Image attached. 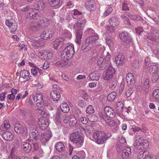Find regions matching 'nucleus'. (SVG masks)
<instances>
[{
    "instance_id": "37",
    "label": "nucleus",
    "mask_w": 159,
    "mask_h": 159,
    "mask_svg": "<svg viewBox=\"0 0 159 159\" xmlns=\"http://www.w3.org/2000/svg\"><path fill=\"white\" fill-rule=\"evenodd\" d=\"M52 136L51 133L49 131H47L42 134L41 138H42V139H49L51 138Z\"/></svg>"
},
{
    "instance_id": "33",
    "label": "nucleus",
    "mask_w": 159,
    "mask_h": 159,
    "mask_svg": "<svg viewBox=\"0 0 159 159\" xmlns=\"http://www.w3.org/2000/svg\"><path fill=\"white\" fill-rule=\"evenodd\" d=\"M55 147L57 150L60 152H62L64 149V146L61 142L57 143Z\"/></svg>"
},
{
    "instance_id": "53",
    "label": "nucleus",
    "mask_w": 159,
    "mask_h": 159,
    "mask_svg": "<svg viewBox=\"0 0 159 159\" xmlns=\"http://www.w3.org/2000/svg\"><path fill=\"white\" fill-rule=\"evenodd\" d=\"M77 156L80 159H84L85 157V153L84 151H81L79 152Z\"/></svg>"
},
{
    "instance_id": "20",
    "label": "nucleus",
    "mask_w": 159,
    "mask_h": 159,
    "mask_svg": "<svg viewBox=\"0 0 159 159\" xmlns=\"http://www.w3.org/2000/svg\"><path fill=\"white\" fill-rule=\"evenodd\" d=\"M63 113L59 110H57L56 114L54 116L55 121L58 123L62 121V118L63 116Z\"/></svg>"
},
{
    "instance_id": "2",
    "label": "nucleus",
    "mask_w": 159,
    "mask_h": 159,
    "mask_svg": "<svg viewBox=\"0 0 159 159\" xmlns=\"http://www.w3.org/2000/svg\"><path fill=\"white\" fill-rule=\"evenodd\" d=\"M75 50L73 45H69L65 48L62 52L61 57L63 60L68 61L73 56Z\"/></svg>"
},
{
    "instance_id": "30",
    "label": "nucleus",
    "mask_w": 159,
    "mask_h": 159,
    "mask_svg": "<svg viewBox=\"0 0 159 159\" xmlns=\"http://www.w3.org/2000/svg\"><path fill=\"white\" fill-rule=\"evenodd\" d=\"M121 3L122 6V9L123 11H129L130 4L128 1L127 0L122 1Z\"/></svg>"
},
{
    "instance_id": "51",
    "label": "nucleus",
    "mask_w": 159,
    "mask_h": 159,
    "mask_svg": "<svg viewBox=\"0 0 159 159\" xmlns=\"http://www.w3.org/2000/svg\"><path fill=\"white\" fill-rule=\"evenodd\" d=\"M29 72L27 70H22L20 73V75H21L22 77L24 79L26 77L29 76Z\"/></svg>"
},
{
    "instance_id": "56",
    "label": "nucleus",
    "mask_w": 159,
    "mask_h": 159,
    "mask_svg": "<svg viewBox=\"0 0 159 159\" xmlns=\"http://www.w3.org/2000/svg\"><path fill=\"white\" fill-rule=\"evenodd\" d=\"M36 153V155L39 157H41L44 156V152L43 150L41 148L39 149L37 151Z\"/></svg>"
},
{
    "instance_id": "62",
    "label": "nucleus",
    "mask_w": 159,
    "mask_h": 159,
    "mask_svg": "<svg viewBox=\"0 0 159 159\" xmlns=\"http://www.w3.org/2000/svg\"><path fill=\"white\" fill-rule=\"evenodd\" d=\"M93 141L98 144H101L106 142L107 140H93Z\"/></svg>"
},
{
    "instance_id": "10",
    "label": "nucleus",
    "mask_w": 159,
    "mask_h": 159,
    "mask_svg": "<svg viewBox=\"0 0 159 159\" xmlns=\"http://www.w3.org/2000/svg\"><path fill=\"white\" fill-rule=\"evenodd\" d=\"M14 129L17 134H26L27 132L26 128L24 125L16 123L14 125Z\"/></svg>"
},
{
    "instance_id": "17",
    "label": "nucleus",
    "mask_w": 159,
    "mask_h": 159,
    "mask_svg": "<svg viewBox=\"0 0 159 159\" xmlns=\"http://www.w3.org/2000/svg\"><path fill=\"white\" fill-rule=\"evenodd\" d=\"M100 76V75L98 71L95 70L89 74L88 78H89V80H98Z\"/></svg>"
},
{
    "instance_id": "22",
    "label": "nucleus",
    "mask_w": 159,
    "mask_h": 159,
    "mask_svg": "<svg viewBox=\"0 0 159 159\" xmlns=\"http://www.w3.org/2000/svg\"><path fill=\"white\" fill-rule=\"evenodd\" d=\"M22 148L26 153L29 152L32 148L31 144L25 142H24L22 143Z\"/></svg>"
},
{
    "instance_id": "39",
    "label": "nucleus",
    "mask_w": 159,
    "mask_h": 159,
    "mask_svg": "<svg viewBox=\"0 0 159 159\" xmlns=\"http://www.w3.org/2000/svg\"><path fill=\"white\" fill-rule=\"evenodd\" d=\"M113 9L110 5H108L106 6L104 15L106 16H107L110 14L112 12Z\"/></svg>"
},
{
    "instance_id": "64",
    "label": "nucleus",
    "mask_w": 159,
    "mask_h": 159,
    "mask_svg": "<svg viewBox=\"0 0 159 159\" xmlns=\"http://www.w3.org/2000/svg\"><path fill=\"white\" fill-rule=\"evenodd\" d=\"M106 42L107 44L109 46H111L113 43L112 39L110 38H107L106 39Z\"/></svg>"
},
{
    "instance_id": "41",
    "label": "nucleus",
    "mask_w": 159,
    "mask_h": 159,
    "mask_svg": "<svg viewBox=\"0 0 159 159\" xmlns=\"http://www.w3.org/2000/svg\"><path fill=\"white\" fill-rule=\"evenodd\" d=\"M48 2L51 6L54 7L58 5L60 0H49Z\"/></svg>"
},
{
    "instance_id": "44",
    "label": "nucleus",
    "mask_w": 159,
    "mask_h": 159,
    "mask_svg": "<svg viewBox=\"0 0 159 159\" xmlns=\"http://www.w3.org/2000/svg\"><path fill=\"white\" fill-rule=\"evenodd\" d=\"M124 105L121 102H118L116 104V109L118 111H122L123 110Z\"/></svg>"
},
{
    "instance_id": "50",
    "label": "nucleus",
    "mask_w": 159,
    "mask_h": 159,
    "mask_svg": "<svg viewBox=\"0 0 159 159\" xmlns=\"http://www.w3.org/2000/svg\"><path fill=\"white\" fill-rule=\"evenodd\" d=\"M37 105L39 107H42L44 104V101L43 99L37 100L34 101Z\"/></svg>"
},
{
    "instance_id": "47",
    "label": "nucleus",
    "mask_w": 159,
    "mask_h": 159,
    "mask_svg": "<svg viewBox=\"0 0 159 159\" xmlns=\"http://www.w3.org/2000/svg\"><path fill=\"white\" fill-rule=\"evenodd\" d=\"M86 112L88 114H92L94 113V110L93 107L91 105H89L86 109Z\"/></svg>"
},
{
    "instance_id": "59",
    "label": "nucleus",
    "mask_w": 159,
    "mask_h": 159,
    "mask_svg": "<svg viewBox=\"0 0 159 159\" xmlns=\"http://www.w3.org/2000/svg\"><path fill=\"white\" fill-rule=\"evenodd\" d=\"M110 58H111V55L109 52H107V55L104 59V60H106L107 61V62H109L111 64L110 62Z\"/></svg>"
},
{
    "instance_id": "21",
    "label": "nucleus",
    "mask_w": 159,
    "mask_h": 159,
    "mask_svg": "<svg viewBox=\"0 0 159 159\" xmlns=\"http://www.w3.org/2000/svg\"><path fill=\"white\" fill-rule=\"evenodd\" d=\"M69 122L70 126L71 127L75 126L77 125V120L73 115H71L69 117Z\"/></svg>"
},
{
    "instance_id": "9",
    "label": "nucleus",
    "mask_w": 159,
    "mask_h": 159,
    "mask_svg": "<svg viewBox=\"0 0 159 159\" xmlns=\"http://www.w3.org/2000/svg\"><path fill=\"white\" fill-rule=\"evenodd\" d=\"M54 33L52 29L45 30L40 34V37L43 40H47L51 38Z\"/></svg>"
},
{
    "instance_id": "48",
    "label": "nucleus",
    "mask_w": 159,
    "mask_h": 159,
    "mask_svg": "<svg viewBox=\"0 0 159 159\" xmlns=\"http://www.w3.org/2000/svg\"><path fill=\"white\" fill-rule=\"evenodd\" d=\"M63 35L64 37L67 39H70L72 37V35L71 33L68 30H66L63 33Z\"/></svg>"
},
{
    "instance_id": "18",
    "label": "nucleus",
    "mask_w": 159,
    "mask_h": 159,
    "mask_svg": "<svg viewBox=\"0 0 159 159\" xmlns=\"http://www.w3.org/2000/svg\"><path fill=\"white\" fill-rule=\"evenodd\" d=\"M104 111L106 115L110 118H114L116 114L113 109L110 107L107 106L104 108Z\"/></svg>"
},
{
    "instance_id": "32",
    "label": "nucleus",
    "mask_w": 159,
    "mask_h": 159,
    "mask_svg": "<svg viewBox=\"0 0 159 159\" xmlns=\"http://www.w3.org/2000/svg\"><path fill=\"white\" fill-rule=\"evenodd\" d=\"M49 20L44 19L40 20L39 24L38 26L41 28H44L48 24Z\"/></svg>"
},
{
    "instance_id": "4",
    "label": "nucleus",
    "mask_w": 159,
    "mask_h": 159,
    "mask_svg": "<svg viewBox=\"0 0 159 159\" xmlns=\"http://www.w3.org/2000/svg\"><path fill=\"white\" fill-rule=\"evenodd\" d=\"M120 38L125 45L129 44L132 41V38L129 34L127 32L124 31L119 34Z\"/></svg>"
},
{
    "instance_id": "49",
    "label": "nucleus",
    "mask_w": 159,
    "mask_h": 159,
    "mask_svg": "<svg viewBox=\"0 0 159 159\" xmlns=\"http://www.w3.org/2000/svg\"><path fill=\"white\" fill-rule=\"evenodd\" d=\"M159 78V71L156 74H153L152 77V80L153 82L156 83Z\"/></svg>"
},
{
    "instance_id": "14",
    "label": "nucleus",
    "mask_w": 159,
    "mask_h": 159,
    "mask_svg": "<svg viewBox=\"0 0 159 159\" xmlns=\"http://www.w3.org/2000/svg\"><path fill=\"white\" fill-rule=\"evenodd\" d=\"M93 50H95V51H94V53H96L98 55H103L104 54L105 48L100 44L98 43L94 47Z\"/></svg>"
},
{
    "instance_id": "7",
    "label": "nucleus",
    "mask_w": 159,
    "mask_h": 159,
    "mask_svg": "<svg viewBox=\"0 0 159 159\" xmlns=\"http://www.w3.org/2000/svg\"><path fill=\"white\" fill-rule=\"evenodd\" d=\"M97 64L98 65L100 66V69L102 70L104 69L107 66H108L107 69L108 67L111 66V64L109 62H107V61L104 60V59L102 57H99Z\"/></svg>"
},
{
    "instance_id": "23",
    "label": "nucleus",
    "mask_w": 159,
    "mask_h": 159,
    "mask_svg": "<svg viewBox=\"0 0 159 159\" xmlns=\"http://www.w3.org/2000/svg\"><path fill=\"white\" fill-rule=\"evenodd\" d=\"M31 133H30L29 136L30 138L33 139H38L39 138V133L36 130L33 129Z\"/></svg>"
},
{
    "instance_id": "42",
    "label": "nucleus",
    "mask_w": 159,
    "mask_h": 159,
    "mask_svg": "<svg viewBox=\"0 0 159 159\" xmlns=\"http://www.w3.org/2000/svg\"><path fill=\"white\" fill-rule=\"evenodd\" d=\"M142 143V140H135L133 144L134 146L136 148H137L138 149H141L139 148L140 147H141V144Z\"/></svg>"
},
{
    "instance_id": "5",
    "label": "nucleus",
    "mask_w": 159,
    "mask_h": 159,
    "mask_svg": "<svg viewBox=\"0 0 159 159\" xmlns=\"http://www.w3.org/2000/svg\"><path fill=\"white\" fill-rule=\"evenodd\" d=\"M110 133L106 134L104 132L97 131L95 132L93 135L94 139H107L111 136Z\"/></svg>"
},
{
    "instance_id": "13",
    "label": "nucleus",
    "mask_w": 159,
    "mask_h": 159,
    "mask_svg": "<svg viewBox=\"0 0 159 159\" xmlns=\"http://www.w3.org/2000/svg\"><path fill=\"white\" fill-rule=\"evenodd\" d=\"M85 7L90 11H94L96 8L95 2L93 0L87 1L85 5Z\"/></svg>"
},
{
    "instance_id": "58",
    "label": "nucleus",
    "mask_w": 159,
    "mask_h": 159,
    "mask_svg": "<svg viewBox=\"0 0 159 159\" xmlns=\"http://www.w3.org/2000/svg\"><path fill=\"white\" fill-rule=\"evenodd\" d=\"M133 90L131 88L129 89L125 93V95L127 97H129L133 93Z\"/></svg>"
},
{
    "instance_id": "27",
    "label": "nucleus",
    "mask_w": 159,
    "mask_h": 159,
    "mask_svg": "<svg viewBox=\"0 0 159 159\" xmlns=\"http://www.w3.org/2000/svg\"><path fill=\"white\" fill-rule=\"evenodd\" d=\"M131 153V149L129 147H127L124 149L122 152V155L123 158L128 157Z\"/></svg>"
},
{
    "instance_id": "11",
    "label": "nucleus",
    "mask_w": 159,
    "mask_h": 159,
    "mask_svg": "<svg viewBox=\"0 0 159 159\" xmlns=\"http://www.w3.org/2000/svg\"><path fill=\"white\" fill-rule=\"evenodd\" d=\"M32 46L36 48L43 47L44 46V42L43 40L40 39L38 40H34L31 41Z\"/></svg>"
},
{
    "instance_id": "40",
    "label": "nucleus",
    "mask_w": 159,
    "mask_h": 159,
    "mask_svg": "<svg viewBox=\"0 0 159 159\" xmlns=\"http://www.w3.org/2000/svg\"><path fill=\"white\" fill-rule=\"evenodd\" d=\"M109 22L111 25L116 26L118 24V21L116 17H112L109 20Z\"/></svg>"
},
{
    "instance_id": "35",
    "label": "nucleus",
    "mask_w": 159,
    "mask_h": 159,
    "mask_svg": "<svg viewBox=\"0 0 159 159\" xmlns=\"http://www.w3.org/2000/svg\"><path fill=\"white\" fill-rule=\"evenodd\" d=\"M149 80L148 79H146L144 82L143 85V89L145 93H147L148 91L149 88Z\"/></svg>"
},
{
    "instance_id": "8",
    "label": "nucleus",
    "mask_w": 159,
    "mask_h": 159,
    "mask_svg": "<svg viewBox=\"0 0 159 159\" xmlns=\"http://www.w3.org/2000/svg\"><path fill=\"white\" fill-rule=\"evenodd\" d=\"M83 139L81 130L80 129H76L73 131V132L70 136V139Z\"/></svg>"
},
{
    "instance_id": "63",
    "label": "nucleus",
    "mask_w": 159,
    "mask_h": 159,
    "mask_svg": "<svg viewBox=\"0 0 159 159\" xmlns=\"http://www.w3.org/2000/svg\"><path fill=\"white\" fill-rule=\"evenodd\" d=\"M146 153H144V152L143 151L140 152L138 154V157L139 158L143 159H144V155H146Z\"/></svg>"
},
{
    "instance_id": "43",
    "label": "nucleus",
    "mask_w": 159,
    "mask_h": 159,
    "mask_svg": "<svg viewBox=\"0 0 159 159\" xmlns=\"http://www.w3.org/2000/svg\"><path fill=\"white\" fill-rule=\"evenodd\" d=\"M142 140V143L141 145V147H140V148H141V149L146 148L148 147L149 145V143L148 142V141L147 140Z\"/></svg>"
},
{
    "instance_id": "25",
    "label": "nucleus",
    "mask_w": 159,
    "mask_h": 159,
    "mask_svg": "<svg viewBox=\"0 0 159 159\" xmlns=\"http://www.w3.org/2000/svg\"><path fill=\"white\" fill-rule=\"evenodd\" d=\"M152 97L156 102H159V89H156L152 93Z\"/></svg>"
},
{
    "instance_id": "1",
    "label": "nucleus",
    "mask_w": 159,
    "mask_h": 159,
    "mask_svg": "<svg viewBox=\"0 0 159 159\" xmlns=\"http://www.w3.org/2000/svg\"><path fill=\"white\" fill-rule=\"evenodd\" d=\"M86 21L84 18H82L81 19L79 20L77 23L78 30L76 31V35L75 42L77 44L80 43L81 39L82 38L83 34V27L84 26Z\"/></svg>"
},
{
    "instance_id": "60",
    "label": "nucleus",
    "mask_w": 159,
    "mask_h": 159,
    "mask_svg": "<svg viewBox=\"0 0 159 159\" xmlns=\"http://www.w3.org/2000/svg\"><path fill=\"white\" fill-rule=\"evenodd\" d=\"M115 26L111 25V26H109L107 28V31L108 32H114L115 29L114 27Z\"/></svg>"
},
{
    "instance_id": "15",
    "label": "nucleus",
    "mask_w": 159,
    "mask_h": 159,
    "mask_svg": "<svg viewBox=\"0 0 159 159\" xmlns=\"http://www.w3.org/2000/svg\"><path fill=\"white\" fill-rule=\"evenodd\" d=\"M125 61V57L122 54L118 55L115 57V61L118 66L122 65Z\"/></svg>"
},
{
    "instance_id": "28",
    "label": "nucleus",
    "mask_w": 159,
    "mask_h": 159,
    "mask_svg": "<svg viewBox=\"0 0 159 159\" xmlns=\"http://www.w3.org/2000/svg\"><path fill=\"white\" fill-rule=\"evenodd\" d=\"M61 112L64 113L68 112L70 110L68 104L66 102L63 103L60 106Z\"/></svg>"
},
{
    "instance_id": "6",
    "label": "nucleus",
    "mask_w": 159,
    "mask_h": 159,
    "mask_svg": "<svg viewBox=\"0 0 159 159\" xmlns=\"http://www.w3.org/2000/svg\"><path fill=\"white\" fill-rule=\"evenodd\" d=\"M115 73L114 69L111 66L108 67L107 70L104 74V79L106 80H109L112 77Z\"/></svg>"
},
{
    "instance_id": "12",
    "label": "nucleus",
    "mask_w": 159,
    "mask_h": 159,
    "mask_svg": "<svg viewBox=\"0 0 159 159\" xmlns=\"http://www.w3.org/2000/svg\"><path fill=\"white\" fill-rule=\"evenodd\" d=\"M49 120L48 119L41 118L39 122V127L41 129L44 130L49 125Z\"/></svg>"
},
{
    "instance_id": "16",
    "label": "nucleus",
    "mask_w": 159,
    "mask_h": 159,
    "mask_svg": "<svg viewBox=\"0 0 159 159\" xmlns=\"http://www.w3.org/2000/svg\"><path fill=\"white\" fill-rule=\"evenodd\" d=\"M126 80L128 85H134L135 83V80L133 75L130 73L127 74L126 76Z\"/></svg>"
},
{
    "instance_id": "55",
    "label": "nucleus",
    "mask_w": 159,
    "mask_h": 159,
    "mask_svg": "<svg viewBox=\"0 0 159 159\" xmlns=\"http://www.w3.org/2000/svg\"><path fill=\"white\" fill-rule=\"evenodd\" d=\"M136 33L138 35H140L143 32L144 30L141 27H138L135 29Z\"/></svg>"
},
{
    "instance_id": "34",
    "label": "nucleus",
    "mask_w": 159,
    "mask_h": 159,
    "mask_svg": "<svg viewBox=\"0 0 159 159\" xmlns=\"http://www.w3.org/2000/svg\"><path fill=\"white\" fill-rule=\"evenodd\" d=\"M2 136L4 139H9L13 138L14 135L12 134L11 132L7 131L2 134Z\"/></svg>"
},
{
    "instance_id": "46",
    "label": "nucleus",
    "mask_w": 159,
    "mask_h": 159,
    "mask_svg": "<svg viewBox=\"0 0 159 159\" xmlns=\"http://www.w3.org/2000/svg\"><path fill=\"white\" fill-rule=\"evenodd\" d=\"M147 36V38L151 41L153 42H156L157 41V37L156 34L150 33L149 34H148Z\"/></svg>"
},
{
    "instance_id": "24",
    "label": "nucleus",
    "mask_w": 159,
    "mask_h": 159,
    "mask_svg": "<svg viewBox=\"0 0 159 159\" xmlns=\"http://www.w3.org/2000/svg\"><path fill=\"white\" fill-rule=\"evenodd\" d=\"M64 41V39L63 38H59L56 39L53 42V45L55 49H57L59 46L62 44Z\"/></svg>"
},
{
    "instance_id": "54",
    "label": "nucleus",
    "mask_w": 159,
    "mask_h": 159,
    "mask_svg": "<svg viewBox=\"0 0 159 159\" xmlns=\"http://www.w3.org/2000/svg\"><path fill=\"white\" fill-rule=\"evenodd\" d=\"M37 6L39 8L38 9L42 10L45 8V5L43 2H40L38 3Z\"/></svg>"
},
{
    "instance_id": "57",
    "label": "nucleus",
    "mask_w": 159,
    "mask_h": 159,
    "mask_svg": "<svg viewBox=\"0 0 159 159\" xmlns=\"http://www.w3.org/2000/svg\"><path fill=\"white\" fill-rule=\"evenodd\" d=\"M2 125H4L6 131L9 129L10 128V125L7 120L5 121Z\"/></svg>"
},
{
    "instance_id": "38",
    "label": "nucleus",
    "mask_w": 159,
    "mask_h": 159,
    "mask_svg": "<svg viewBox=\"0 0 159 159\" xmlns=\"http://www.w3.org/2000/svg\"><path fill=\"white\" fill-rule=\"evenodd\" d=\"M61 58V61H59L57 62L55 65L56 66L63 67L65 66L68 63V61L63 60V58Z\"/></svg>"
},
{
    "instance_id": "61",
    "label": "nucleus",
    "mask_w": 159,
    "mask_h": 159,
    "mask_svg": "<svg viewBox=\"0 0 159 159\" xmlns=\"http://www.w3.org/2000/svg\"><path fill=\"white\" fill-rule=\"evenodd\" d=\"M10 27V30L11 32H14L17 29V25L16 23H14L13 25Z\"/></svg>"
},
{
    "instance_id": "26",
    "label": "nucleus",
    "mask_w": 159,
    "mask_h": 159,
    "mask_svg": "<svg viewBox=\"0 0 159 159\" xmlns=\"http://www.w3.org/2000/svg\"><path fill=\"white\" fill-rule=\"evenodd\" d=\"M71 142L75 145L76 148L81 147L83 143L84 140H70Z\"/></svg>"
},
{
    "instance_id": "36",
    "label": "nucleus",
    "mask_w": 159,
    "mask_h": 159,
    "mask_svg": "<svg viewBox=\"0 0 159 159\" xmlns=\"http://www.w3.org/2000/svg\"><path fill=\"white\" fill-rule=\"evenodd\" d=\"M116 95V93L115 92H112L109 94L107 97V100L109 101H113Z\"/></svg>"
},
{
    "instance_id": "19",
    "label": "nucleus",
    "mask_w": 159,
    "mask_h": 159,
    "mask_svg": "<svg viewBox=\"0 0 159 159\" xmlns=\"http://www.w3.org/2000/svg\"><path fill=\"white\" fill-rule=\"evenodd\" d=\"M50 97L52 100L54 101H57L60 97L59 93L56 90H54L50 93Z\"/></svg>"
},
{
    "instance_id": "3",
    "label": "nucleus",
    "mask_w": 159,
    "mask_h": 159,
    "mask_svg": "<svg viewBox=\"0 0 159 159\" xmlns=\"http://www.w3.org/2000/svg\"><path fill=\"white\" fill-rule=\"evenodd\" d=\"M99 39L98 35L95 34V35H93L87 37L85 40V43L86 44V47L88 49L92 48L96 45V42Z\"/></svg>"
},
{
    "instance_id": "52",
    "label": "nucleus",
    "mask_w": 159,
    "mask_h": 159,
    "mask_svg": "<svg viewBox=\"0 0 159 159\" xmlns=\"http://www.w3.org/2000/svg\"><path fill=\"white\" fill-rule=\"evenodd\" d=\"M39 16V13L38 12H32L30 14L31 18L34 19H37Z\"/></svg>"
},
{
    "instance_id": "45",
    "label": "nucleus",
    "mask_w": 159,
    "mask_h": 159,
    "mask_svg": "<svg viewBox=\"0 0 159 159\" xmlns=\"http://www.w3.org/2000/svg\"><path fill=\"white\" fill-rule=\"evenodd\" d=\"M32 98L34 101L43 99V96L41 94H34L32 95Z\"/></svg>"
},
{
    "instance_id": "31",
    "label": "nucleus",
    "mask_w": 159,
    "mask_h": 159,
    "mask_svg": "<svg viewBox=\"0 0 159 159\" xmlns=\"http://www.w3.org/2000/svg\"><path fill=\"white\" fill-rule=\"evenodd\" d=\"M149 71L150 73L153 74L157 73L159 71V70L157 66L152 65L149 67Z\"/></svg>"
},
{
    "instance_id": "29",
    "label": "nucleus",
    "mask_w": 159,
    "mask_h": 159,
    "mask_svg": "<svg viewBox=\"0 0 159 159\" xmlns=\"http://www.w3.org/2000/svg\"><path fill=\"white\" fill-rule=\"evenodd\" d=\"M42 56H43L45 59H50L53 56L52 53L48 51H44L42 53Z\"/></svg>"
}]
</instances>
